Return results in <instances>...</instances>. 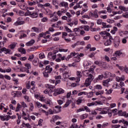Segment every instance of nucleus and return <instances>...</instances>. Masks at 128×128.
Returning a JSON list of instances; mask_svg holds the SVG:
<instances>
[{
    "mask_svg": "<svg viewBox=\"0 0 128 128\" xmlns=\"http://www.w3.org/2000/svg\"><path fill=\"white\" fill-rule=\"evenodd\" d=\"M25 14L26 16H30L32 18H36L38 16V12H30L28 10V12H26Z\"/></svg>",
    "mask_w": 128,
    "mask_h": 128,
    "instance_id": "f257e3e1",
    "label": "nucleus"
},
{
    "mask_svg": "<svg viewBox=\"0 0 128 128\" xmlns=\"http://www.w3.org/2000/svg\"><path fill=\"white\" fill-rule=\"evenodd\" d=\"M74 30L76 36H84V34L86 33L81 28H74Z\"/></svg>",
    "mask_w": 128,
    "mask_h": 128,
    "instance_id": "f03ea898",
    "label": "nucleus"
},
{
    "mask_svg": "<svg viewBox=\"0 0 128 128\" xmlns=\"http://www.w3.org/2000/svg\"><path fill=\"white\" fill-rule=\"evenodd\" d=\"M113 44L114 46L116 48H118L120 44V37H116L114 38Z\"/></svg>",
    "mask_w": 128,
    "mask_h": 128,
    "instance_id": "7ed1b4c3",
    "label": "nucleus"
},
{
    "mask_svg": "<svg viewBox=\"0 0 128 128\" xmlns=\"http://www.w3.org/2000/svg\"><path fill=\"white\" fill-rule=\"evenodd\" d=\"M94 80V76L92 74H90L88 78H87L85 81L84 86H90V84L92 83V80Z\"/></svg>",
    "mask_w": 128,
    "mask_h": 128,
    "instance_id": "20e7f679",
    "label": "nucleus"
},
{
    "mask_svg": "<svg viewBox=\"0 0 128 128\" xmlns=\"http://www.w3.org/2000/svg\"><path fill=\"white\" fill-rule=\"evenodd\" d=\"M54 92V93L53 94V95L54 96H56L58 94H64V90L62 88H58L57 89H55Z\"/></svg>",
    "mask_w": 128,
    "mask_h": 128,
    "instance_id": "39448f33",
    "label": "nucleus"
},
{
    "mask_svg": "<svg viewBox=\"0 0 128 128\" xmlns=\"http://www.w3.org/2000/svg\"><path fill=\"white\" fill-rule=\"evenodd\" d=\"M94 68H90L89 70H86L82 72L83 75L84 76H88L90 78V75L91 74H94Z\"/></svg>",
    "mask_w": 128,
    "mask_h": 128,
    "instance_id": "423d86ee",
    "label": "nucleus"
},
{
    "mask_svg": "<svg viewBox=\"0 0 128 128\" xmlns=\"http://www.w3.org/2000/svg\"><path fill=\"white\" fill-rule=\"evenodd\" d=\"M22 18H19L16 22L14 23V26H20L22 24H24V22L22 21Z\"/></svg>",
    "mask_w": 128,
    "mask_h": 128,
    "instance_id": "0eeeda50",
    "label": "nucleus"
},
{
    "mask_svg": "<svg viewBox=\"0 0 128 128\" xmlns=\"http://www.w3.org/2000/svg\"><path fill=\"white\" fill-rule=\"evenodd\" d=\"M70 71L66 70L63 72V78H68L70 76Z\"/></svg>",
    "mask_w": 128,
    "mask_h": 128,
    "instance_id": "6e6552de",
    "label": "nucleus"
},
{
    "mask_svg": "<svg viewBox=\"0 0 128 128\" xmlns=\"http://www.w3.org/2000/svg\"><path fill=\"white\" fill-rule=\"evenodd\" d=\"M60 8H69L68 3L66 2H62L59 4Z\"/></svg>",
    "mask_w": 128,
    "mask_h": 128,
    "instance_id": "1a4fd4ad",
    "label": "nucleus"
},
{
    "mask_svg": "<svg viewBox=\"0 0 128 128\" xmlns=\"http://www.w3.org/2000/svg\"><path fill=\"white\" fill-rule=\"evenodd\" d=\"M112 76V78H114L116 76V74H112L110 72H106L104 74V78H110Z\"/></svg>",
    "mask_w": 128,
    "mask_h": 128,
    "instance_id": "9d476101",
    "label": "nucleus"
},
{
    "mask_svg": "<svg viewBox=\"0 0 128 128\" xmlns=\"http://www.w3.org/2000/svg\"><path fill=\"white\" fill-rule=\"evenodd\" d=\"M100 34H101L104 40H106V38H108V36H110V34L106 32H102L100 33Z\"/></svg>",
    "mask_w": 128,
    "mask_h": 128,
    "instance_id": "9b49d317",
    "label": "nucleus"
},
{
    "mask_svg": "<svg viewBox=\"0 0 128 128\" xmlns=\"http://www.w3.org/2000/svg\"><path fill=\"white\" fill-rule=\"evenodd\" d=\"M44 92L46 94H48L49 96H52V94L54 92V90L50 88H47L45 90H44Z\"/></svg>",
    "mask_w": 128,
    "mask_h": 128,
    "instance_id": "f8f14e48",
    "label": "nucleus"
},
{
    "mask_svg": "<svg viewBox=\"0 0 128 128\" xmlns=\"http://www.w3.org/2000/svg\"><path fill=\"white\" fill-rule=\"evenodd\" d=\"M76 76L78 77H76V82H80V78L82 76V72L80 71H77Z\"/></svg>",
    "mask_w": 128,
    "mask_h": 128,
    "instance_id": "ddd939ff",
    "label": "nucleus"
},
{
    "mask_svg": "<svg viewBox=\"0 0 128 128\" xmlns=\"http://www.w3.org/2000/svg\"><path fill=\"white\" fill-rule=\"evenodd\" d=\"M110 82H112V80L110 78H108L106 80H104L102 81V85L104 86L108 87Z\"/></svg>",
    "mask_w": 128,
    "mask_h": 128,
    "instance_id": "4468645a",
    "label": "nucleus"
},
{
    "mask_svg": "<svg viewBox=\"0 0 128 128\" xmlns=\"http://www.w3.org/2000/svg\"><path fill=\"white\" fill-rule=\"evenodd\" d=\"M126 78H124V76H122L121 77H119L118 76H116V80L118 82H124Z\"/></svg>",
    "mask_w": 128,
    "mask_h": 128,
    "instance_id": "2eb2a0df",
    "label": "nucleus"
},
{
    "mask_svg": "<svg viewBox=\"0 0 128 128\" xmlns=\"http://www.w3.org/2000/svg\"><path fill=\"white\" fill-rule=\"evenodd\" d=\"M4 106H6V104H1L0 105V110H3L4 112H8V106L5 108Z\"/></svg>",
    "mask_w": 128,
    "mask_h": 128,
    "instance_id": "dca6fc26",
    "label": "nucleus"
},
{
    "mask_svg": "<svg viewBox=\"0 0 128 128\" xmlns=\"http://www.w3.org/2000/svg\"><path fill=\"white\" fill-rule=\"evenodd\" d=\"M56 55L54 54L52 52H50L48 54V58L50 60L52 58V60H56Z\"/></svg>",
    "mask_w": 128,
    "mask_h": 128,
    "instance_id": "f3484780",
    "label": "nucleus"
},
{
    "mask_svg": "<svg viewBox=\"0 0 128 128\" xmlns=\"http://www.w3.org/2000/svg\"><path fill=\"white\" fill-rule=\"evenodd\" d=\"M34 42H36L34 40L32 39L30 41L26 43V46H32L34 45Z\"/></svg>",
    "mask_w": 128,
    "mask_h": 128,
    "instance_id": "a211bd4d",
    "label": "nucleus"
},
{
    "mask_svg": "<svg viewBox=\"0 0 128 128\" xmlns=\"http://www.w3.org/2000/svg\"><path fill=\"white\" fill-rule=\"evenodd\" d=\"M28 6H36L37 4H38V0H35V1H32V2L30 1H28Z\"/></svg>",
    "mask_w": 128,
    "mask_h": 128,
    "instance_id": "6ab92c4d",
    "label": "nucleus"
},
{
    "mask_svg": "<svg viewBox=\"0 0 128 128\" xmlns=\"http://www.w3.org/2000/svg\"><path fill=\"white\" fill-rule=\"evenodd\" d=\"M47 72L50 74L52 72V68L50 66L48 65L46 67V70Z\"/></svg>",
    "mask_w": 128,
    "mask_h": 128,
    "instance_id": "aec40b11",
    "label": "nucleus"
},
{
    "mask_svg": "<svg viewBox=\"0 0 128 128\" xmlns=\"http://www.w3.org/2000/svg\"><path fill=\"white\" fill-rule=\"evenodd\" d=\"M102 28H112V25L111 24H108L106 25V23L104 22H102Z\"/></svg>",
    "mask_w": 128,
    "mask_h": 128,
    "instance_id": "412c9836",
    "label": "nucleus"
},
{
    "mask_svg": "<svg viewBox=\"0 0 128 128\" xmlns=\"http://www.w3.org/2000/svg\"><path fill=\"white\" fill-rule=\"evenodd\" d=\"M32 64L34 66H38L39 64L38 59L37 58H34V60L32 62Z\"/></svg>",
    "mask_w": 128,
    "mask_h": 128,
    "instance_id": "4be33fe9",
    "label": "nucleus"
},
{
    "mask_svg": "<svg viewBox=\"0 0 128 128\" xmlns=\"http://www.w3.org/2000/svg\"><path fill=\"white\" fill-rule=\"evenodd\" d=\"M29 126H30V123H25L24 122L21 126L22 128H28Z\"/></svg>",
    "mask_w": 128,
    "mask_h": 128,
    "instance_id": "5701e85b",
    "label": "nucleus"
},
{
    "mask_svg": "<svg viewBox=\"0 0 128 128\" xmlns=\"http://www.w3.org/2000/svg\"><path fill=\"white\" fill-rule=\"evenodd\" d=\"M72 100H68L66 102V103L65 104L63 108H68V106H69L70 104H72Z\"/></svg>",
    "mask_w": 128,
    "mask_h": 128,
    "instance_id": "b1692460",
    "label": "nucleus"
},
{
    "mask_svg": "<svg viewBox=\"0 0 128 128\" xmlns=\"http://www.w3.org/2000/svg\"><path fill=\"white\" fill-rule=\"evenodd\" d=\"M120 116H124V118H128V113H126V112H122V113L119 114Z\"/></svg>",
    "mask_w": 128,
    "mask_h": 128,
    "instance_id": "393cba45",
    "label": "nucleus"
},
{
    "mask_svg": "<svg viewBox=\"0 0 128 128\" xmlns=\"http://www.w3.org/2000/svg\"><path fill=\"white\" fill-rule=\"evenodd\" d=\"M58 18L57 16L52 17L50 20V22H58Z\"/></svg>",
    "mask_w": 128,
    "mask_h": 128,
    "instance_id": "a878e982",
    "label": "nucleus"
},
{
    "mask_svg": "<svg viewBox=\"0 0 128 128\" xmlns=\"http://www.w3.org/2000/svg\"><path fill=\"white\" fill-rule=\"evenodd\" d=\"M98 10H95L93 12L94 18H98Z\"/></svg>",
    "mask_w": 128,
    "mask_h": 128,
    "instance_id": "bb28decb",
    "label": "nucleus"
},
{
    "mask_svg": "<svg viewBox=\"0 0 128 128\" xmlns=\"http://www.w3.org/2000/svg\"><path fill=\"white\" fill-rule=\"evenodd\" d=\"M16 46V43L14 42L9 46V48H10V50H14Z\"/></svg>",
    "mask_w": 128,
    "mask_h": 128,
    "instance_id": "cd10ccee",
    "label": "nucleus"
},
{
    "mask_svg": "<svg viewBox=\"0 0 128 128\" xmlns=\"http://www.w3.org/2000/svg\"><path fill=\"white\" fill-rule=\"evenodd\" d=\"M112 87L114 88H120V84H118L116 82L114 83V84L112 85Z\"/></svg>",
    "mask_w": 128,
    "mask_h": 128,
    "instance_id": "c85d7f7f",
    "label": "nucleus"
},
{
    "mask_svg": "<svg viewBox=\"0 0 128 128\" xmlns=\"http://www.w3.org/2000/svg\"><path fill=\"white\" fill-rule=\"evenodd\" d=\"M104 46H110L112 44V40H108L104 42Z\"/></svg>",
    "mask_w": 128,
    "mask_h": 128,
    "instance_id": "c756f323",
    "label": "nucleus"
},
{
    "mask_svg": "<svg viewBox=\"0 0 128 128\" xmlns=\"http://www.w3.org/2000/svg\"><path fill=\"white\" fill-rule=\"evenodd\" d=\"M62 68H60V72H64V70H66V68H68V66H66L64 65H63L62 66Z\"/></svg>",
    "mask_w": 128,
    "mask_h": 128,
    "instance_id": "7c9ffc66",
    "label": "nucleus"
},
{
    "mask_svg": "<svg viewBox=\"0 0 128 128\" xmlns=\"http://www.w3.org/2000/svg\"><path fill=\"white\" fill-rule=\"evenodd\" d=\"M104 90H100L98 92H96V96H102V94H104Z\"/></svg>",
    "mask_w": 128,
    "mask_h": 128,
    "instance_id": "2f4dec72",
    "label": "nucleus"
},
{
    "mask_svg": "<svg viewBox=\"0 0 128 128\" xmlns=\"http://www.w3.org/2000/svg\"><path fill=\"white\" fill-rule=\"evenodd\" d=\"M74 60L76 62H80V58L78 56L74 57Z\"/></svg>",
    "mask_w": 128,
    "mask_h": 128,
    "instance_id": "473e14b6",
    "label": "nucleus"
},
{
    "mask_svg": "<svg viewBox=\"0 0 128 128\" xmlns=\"http://www.w3.org/2000/svg\"><path fill=\"white\" fill-rule=\"evenodd\" d=\"M88 115L86 114H83L80 116V118L81 120H84V118H88Z\"/></svg>",
    "mask_w": 128,
    "mask_h": 128,
    "instance_id": "72a5a7b5",
    "label": "nucleus"
},
{
    "mask_svg": "<svg viewBox=\"0 0 128 128\" xmlns=\"http://www.w3.org/2000/svg\"><path fill=\"white\" fill-rule=\"evenodd\" d=\"M32 30H34V32H40V30L38 28L32 27Z\"/></svg>",
    "mask_w": 128,
    "mask_h": 128,
    "instance_id": "f704fd0d",
    "label": "nucleus"
},
{
    "mask_svg": "<svg viewBox=\"0 0 128 128\" xmlns=\"http://www.w3.org/2000/svg\"><path fill=\"white\" fill-rule=\"evenodd\" d=\"M57 102L58 104H59L60 106H62V104L64 102V99L62 98V100H58Z\"/></svg>",
    "mask_w": 128,
    "mask_h": 128,
    "instance_id": "c9c22d12",
    "label": "nucleus"
},
{
    "mask_svg": "<svg viewBox=\"0 0 128 128\" xmlns=\"http://www.w3.org/2000/svg\"><path fill=\"white\" fill-rule=\"evenodd\" d=\"M21 106L23 108H28V105L24 102H20Z\"/></svg>",
    "mask_w": 128,
    "mask_h": 128,
    "instance_id": "e433bc0d",
    "label": "nucleus"
},
{
    "mask_svg": "<svg viewBox=\"0 0 128 128\" xmlns=\"http://www.w3.org/2000/svg\"><path fill=\"white\" fill-rule=\"evenodd\" d=\"M35 106H37V108H42V104L40 102H35Z\"/></svg>",
    "mask_w": 128,
    "mask_h": 128,
    "instance_id": "4c0bfd02",
    "label": "nucleus"
},
{
    "mask_svg": "<svg viewBox=\"0 0 128 128\" xmlns=\"http://www.w3.org/2000/svg\"><path fill=\"white\" fill-rule=\"evenodd\" d=\"M115 54L116 56H122V51L120 50H117L116 51Z\"/></svg>",
    "mask_w": 128,
    "mask_h": 128,
    "instance_id": "58836bf2",
    "label": "nucleus"
},
{
    "mask_svg": "<svg viewBox=\"0 0 128 128\" xmlns=\"http://www.w3.org/2000/svg\"><path fill=\"white\" fill-rule=\"evenodd\" d=\"M86 94L87 98H92L94 96V92H90L89 93L86 92Z\"/></svg>",
    "mask_w": 128,
    "mask_h": 128,
    "instance_id": "ea45409f",
    "label": "nucleus"
},
{
    "mask_svg": "<svg viewBox=\"0 0 128 128\" xmlns=\"http://www.w3.org/2000/svg\"><path fill=\"white\" fill-rule=\"evenodd\" d=\"M30 92L32 94L36 92V86H33L32 88H30Z\"/></svg>",
    "mask_w": 128,
    "mask_h": 128,
    "instance_id": "a19ab883",
    "label": "nucleus"
},
{
    "mask_svg": "<svg viewBox=\"0 0 128 128\" xmlns=\"http://www.w3.org/2000/svg\"><path fill=\"white\" fill-rule=\"evenodd\" d=\"M42 74L44 78H48L49 76L48 73L46 70L42 72Z\"/></svg>",
    "mask_w": 128,
    "mask_h": 128,
    "instance_id": "79ce46f5",
    "label": "nucleus"
},
{
    "mask_svg": "<svg viewBox=\"0 0 128 128\" xmlns=\"http://www.w3.org/2000/svg\"><path fill=\"white\" fill-rule=\"evenodd\" d=\"M4 54H12V50H10L8 48H6Z\"/></svg>",
    "mask_w": 128,
    "mask_h": 128,
    "instance_id": "37998d69",
    "label": "nucleus"
},
{
    "mask_svg": "<svg viewBox=\"0 0 128 128\" xmlns=\"http://www.w3.org/2000/svg\"><path fill=\"white\" fill-rule=\"evenodd\" d=\"M88 106H96V102H92L91 103L87 104Z\"/></svg>",
    "mask_w": 128,
    "mask_h": 128,
    "instance_id": "c03bdc74",
    "label": "nucleus"
},
{
    "mask_svg": "<svg viewBox=\"0 0 128 128\" xmlns=\"http://www.w3.org/2000/svg\"><path fill=\"white\" fill-rule=\"evenodd\" d=\"M68 8H62L61 9V12L62 13V14H66V12H68Z\"/></svg>",
    "mask_w": 128,
    "mask_h": 128,
    "instance_id": "a18cd8bd",
    "label": "nucleus"
},
{
    "mask_svg": "<svg viewBox=\"0 0 128 128\" xmlns=\"http://www.w3.org/2000/svg\"><path fill=\"white\" fill-rule=\"evenodd\" d=\"M44 102L45 104H48L49 106L50 105V100L48 99V98H46L44 100Z\"/></svg>",
    "mask_w": 128,
    "mask_h": 128,
    "instance_id": "49530a36",
    "label": "nucleus"
},
{
    "mask_svg": "<svg viewBox=\"0 0 128 128\" xmlns=\"http://www.w3.org/2000/svg\"><path fill=\"white\" fill-rule=\"evenodd\" d=\"M55 108H58V110L56 112V114L58 112H60V108H62V106H55Z\"/></svg>",
    "mask_w": 128,
    "mask_h": 128,
    "instance_id": "de8ad7c7",
    "label": "nucleus"
},
{
    "mask_svg": "<svg viewBox=\"0 0 128 128\" xmlns=\"http://www.w3.org/2000/svg\"><path fill=\"white\" fill-rule=\"evenodd\" d=\"M44 6H46V8H52V6L50 4V3H46L44 4Z\"/></svg>",
    "mask_w": 128,
    "mask_h": 128,
    "instance_id": "09e8293b",
    "label": "nucleus"
},
{
    "mask_svg": "<svg viewBox=\"0 0 128 128\" xmlns=\"http://www.w3.org/2000/svg\"><path fill=\"white\" fill-rule=\"evenodd\" d=\"M3 64H4V66H9L10 65V62H8V60H4L3 61Z\"/></svg>",
    "mask_w": 128,
    "mask_h": 128,
    "instance_id": "8fccbe9b",
    "label": "nucleus"
},
{
    "mask_svg": "<svg viewBox=\"0 0 128 128\" xmlns=\"http://www.w3.org/2000/svg\"><path fill=\"white\" fill-rule=\"evenodd\" d=\"M94 88L96 90H102V86L100 84L96 85Z\"/></svg>",
    "mask_w": 128,
    "mask_h": 128,
    "instance_id": "3c124183",
    "label": "nucleus"
},
{
    "mask_svg": "<svg viewBox=\"0 0 128 128\" xmlns=\"http://www.w3.org/2000/svg\"><path fill=\"white\" fill-rule=\"evenodd\" d=\"M90 64L88 62V61H84V66L86 68V66H88Z\"/></svg>",
    "mask_w": 128,
    "mask_h": 128,
    "instance_id": "603ef678",
    "label": "nucleus"
},
{
    "mask_svg": "<svg viewBox=\"0 0 128 128\" xmlns=\"http://www.w3.org/2000/svg\"><path fill=\"white\" fill-rule=\"evenodd\" d=\"M82 6L79 5L78 3L76 4V6L74 7V10H76V8H82Z\"/></svg>",
    "mask_w": 128,
    "mask_h": 128,
    "instance_id": "864d4df0",
    "label": "nucleus"
},
{
    "mask_svg": "<svg viewBox=\"0 0 128 128\" xmlns=\"http://www.w3.org/2000/svg\"><path fill=\"white\" fill-rule=\"evenodd\" d=\"M70 56H71V58H72V56H78V53H76V52H72L70 54Z\"/></svg>",
    "mask_w": 128,
    "mask_h": 128,
    "instance_id": "5fc2aeb1",
    "label": "nucleus"
},
{
    "mask_svg": "<svg viewBox=\"0 0 128 128\" xmlns=\"http://www.w3.org/2000/svg\"><path fill=\"white\" fill-rule=\"evenodd\" d=\"M26 88H27V90L30 89V82H28L26 84Z\"/></svg>",
    "mask_w": 128,
    "mask_h": 128,
    "instance_id": "6e6d98bb",
    "label": "nucleus"
},
{
    "mask_svg": "<svg viewBox=\"0 0 128 128\" xmlns=\"http://www.w3.org/2000/svg\"><path fill=\"white\" fill-rule=\"evenodd\" d=\"M47 112H48V114H54V110H52V109H48Z\"/></svg>",
    "mask_w": 128,
    "mask_h": 128,
    "instance_id": "4d7b16f0",
    "label": "nucleus"
},
{
    "mask_svg": "<svg viewBox=\"0 0 128 128\" xmlns=\"http://www.w3.org/2000/svg\"><path fill=\"white\" fill-rule=\"evenodd\" d=\"M25 66L27 68V70H30L32 68V65L30 64H26Z\"/></svg>",
    "mask_w": 128,
    "mask_h": 128,
    "instance_id": "13d9d810",
    "label": "nucleus"
},
{
    "mask_svg": "<svg viewBox=\"0 0 128 128\" xmlns=\"http://www.w3.org/2000/svg\"><path fill=\"white\" fill-rule=\"evenodd\" d=\"M82 102V100L80 98H79L76 101V104H80Z\"/></svg>",
    "mask_w": 128,
    "mask_h": 128,
    "instance_id": "bf43d9fd",
    "label": "nucleus"
},
{
    "mask_svg": "<svg viewBox=\"0 0 128 128\" xmlns=\"http://www.w3.org/2000/svg\"><path fill=\"white\" fill-rule=\"evenodd\" d=\"M48 17H44L42 18L41 22H48Z\"/></svg>",
    "mask_w": 128,
    "mask_h": 128,
    "instance_id": "052dcab7",
    "label": "nucleus"
},
{
    "mask_svg": "<svg viewBox=\"0 0 128 128\" xmlns=\"http://www.w3.org/2000/svg\"><path fill=\"white\" fill-rule=\"evenodd\" d=\"M96 24H97L100 25L102 24V19H98L96 20Z\"/></svg>",
    "mask_w": 128,
    "mask_h": 128,
    "instance_id": "680f3d73",
    "label": "nucleus"
},
{
    "mask_svg": "<svg viewBox=\"0 0 128 128\" xmlns=\"http://www.w3.org/2000/svg\"><path fill=\"white\" fill-rule=\"evenodd\" d=\"M64 28L67 32H72V30L66 26H64Z\"/></svg>",
    "mask_w": 128,
    "mask_h": 128,
    "instance_id": "e2e57ef3",
    "label": "nucleus"
},
{
    "mask_svg": "<svg viewBox=\"0 0 128 128\" xmlns=\"http://www.w3.org/2000/svg\"><path fill=\"white\" fill-rule=\"evenodd\" d=\"M24 98L28 102H30V97H28V96H24Z\"/></svg>",
    "mask_w": 128,
    "mask_h": 128,
    "instance_id": "0e129e2a",
    "label": "nucleus"
},
{
    "mask_svg": "<svg viewBox=\"0 0 128 128\" xmlns=\"http://www.w3.org/2000/svg\"><path fill=\"white\" fill-rule=\"evenodd\" d=\"M108 122H104L102 124V128H106L108 126H109Z\"/></svg>",
    "mask_w": 128,
    "mask_h": 128,
    "instance_id": "69168bd1",
    "label": "nucleus"
},
{
    "mask_svg": "<svg viewBox=\"0 0 128 128\" xmlns=\"http://www.w3.org/2000/svg\"><path fill=\"white\" fill-rule=\"evenodd\" d=\"M106 22L108 24H114V20H111V19H107Z\"/></svg>",
    "mask_w": 128,
    "mask_h": 128,
    "instance_id": "338daca9",
    "label": "nucleus"
},
{
    "mask_svg": "<svg viewBox=\"0 0 128 128\" xmlns=\"http://www.w3.org/2000/svg\"><path fill=\"white\" fill-rule=\"evenodd\" d=\"M104 78V74L99 75L98 78V80H102V78Z\"/></svg>",
    "mask_w": 128,
    "mask_h": 128,
    "instance_id": "774afa93",
    "label": "nucleus"
}]
</instances>
